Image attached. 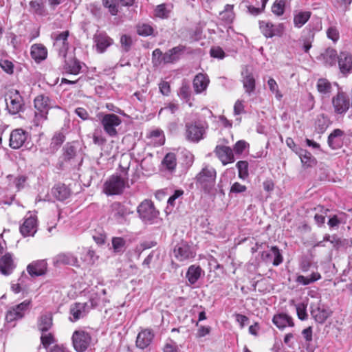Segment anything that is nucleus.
Instances as JSON below:
<instances>
[{
    "mask_svg": "<svg viewBox=\"0 0 352 352\" xmlns=\"http://www.w3.org/2000/svg\"><path fill=\"white\" fill-rule=\"evenodd\" d=\"M217 171L215 168L208 164H204L201 170L195 177L196 185L204 193L214 195L216 194L215 188Z\"/></svg>",
    "mask_w": 352,
    "mask_h": 352,
    "instance_id": "1",
    "label": "nucleus"
},
{
    "mask_svg": "<svg viewBox=\"0 0 352 352\" xmlns=\"http://www.w3.org/2000/svg\"><path fill=\"white\" fill-rule=\"evenodd\" d=\"M36 109L33 122L35 126H40L47 118L49 110L52 107L51 100L45 95H39L34 100Z\"/></svg>",
    "mask_w": 352,
    "mask_h": 352,
    "instance_id": "2",
    "label": "nucleus"
},
{
    "mask_svg": "<svg viewBox=\"0 0 352 352\" xmlns=\"http://www.w3.org/2000/svg\"><path fill=\"white\" fill-rule=\"evenodd\" d=\"M208 127L207 122L202 120L186 122V138L190 142L197 143L205 138Z\"/></svg>",
    "mask_w": 352,
    "mask_h": 352,
    "instance_id": "3",
    "label": "nucleus"
},
{
    "mask_svg": "<svg viewBox=\"0 0 352 352\" xmlns=\"http://www.w3.org/2000/svg\"><path fill=\"white\" fill-rule=\"evenodd\" d=\"M140 218L146 224H157L161 221L160 212L154 206L153 203L148 199L143 201L138 207Z\"/></svg>",
    "mask_w": 352,
    "mask_h": 352,
    "instance_id": "4",
    "label": "nucleus"
},
{
    "mask_svg": "<svg viewBox=\"0 0 352 352\" xmlns=\"http://www.w3.org/2000/svg\"><path fill=\"white\" fill-rule=\"evenodd\" d=\"M98 118L104 131L107 135L111 138L118 135V127L122 122L121 118L115 113H100Z\"/></svg>",
    "mask_w": 352,
    "mask_h": 352,
    "instance_id": "5",
    "label": "nucleus"
},
{
    "mask_svg": "<svg viewBox=\"0 0 352 352\" xmlns=\"http://www.w3.org/2000/svg\"><path fill=\"white\" fill-rule=\"evenodd\" d=\"M133 213L128 206L116 201L110 206L109 219L118 224L124 225L128 223V217Z\"/></svg>",
    "mask_w": 352,
    "mask_h": 352,
    "instance_id": "6",
    "label": "nucleus"
},
{
    "mask_svg": "<svg viewBox=\"0 0 352 352\" xmlns=\"http://www.w3.org/2000/svg\"><path fill=\"white\" fill-rule=\"evenodd\" d=\"M127 181L118 175L109 177L103 185V192L107 196L118 195L124 191Z\"/></svg>",
    "mask_w": 352,
    "mask_h": 352,
    "instance_id": "7",
    "label": "nucleus"
},
{
    "mask_svg": "<svg viewBox=\"0 0 352 352\" xmlns=\"http://www.w3.org/2000/svg\"><path fill=\"white\" fill-rule=\"evenodd\" d=\"M72 344L76 352H85L92 344L91 334L85 330H76L72 336Z\"/></svg>",
    "mask_w": 352,
    "mask_h": 352,
    "instance_id": "8",
    "label": "nucleus"
},
{
    "mask_svg": "<svg viewBox=\"0 0 352 352\" xmlns=\"http://www.w3.org/2000/svg\"><path fill=\"white\" fill-rule=\"evenodd\" d=\"M259 28L261 33L266 38L281 36L285 30V25L283 23L274 24L269 21H260Z\"/></svg>",
    "mask_w": 352,
    "mask_h": 352,
    "instance_id": "9",
    "label": "nucleus"
},
{
    "mask_svg": "<svg viewBox=\"0 0 352 352\" xmlns=\"http://www.w3.org/2000/svg\"><path fill=\"white\" fill-rule=\"evenodd\" d=\"M69 32L68 30L60 33L54 32L52 34L54 39V47L58 53V55L65 57L69 49V43L67 41Z\"/></svg>",
    "mask_w": 352,
    "mask_h": 352,
    "instance_id": "10",
    "label": "nucleus"
},
{
    "mask_svg": "<svg viewBox=\"0 0 352 352\" xmlns=\"http://www.w3.org/2000/svg\"><path fill=\"white\" fill-rule=\"evenodd\" d=\"M37 217L35 214L29 212L24 217V221L20 226V232L23 236H33L37 231Z\"/></svg>",
    "mask_w": 352,
    "mask_h": 352,
    "instance_id": "11",
    "label": "nucleus"
},
{
    "mask_svg": "<svg viewBox=\"0 0 352 352\" xmlns=\"http://www.w3.org/2000/svg\"><path fill=\"white\" fill-rule=\"evenodd\" d=\"M30 304V300H25L21 303L11 307L6 315V321L11 322L22 318L25 312L29 309Z\"/></svg>",
    "mask_w": 352,
    "mask_h": 352,
    "instance_id": "12",
    "label": "nucleus"
},
{
    "mask_svg": "<svg viewBox=\"0 0 352 352\" xmlns=\"http://www.w3.org/2000/svg\"><path fill=\"white\" fill-rule=\"evenodd\" d=\"M337 66L343 76H347L352 74V54L348 51H341Z\"/></svg>",
    "mask_w": 352,
    "mask_h": 352,
    "instance_id": "13",
    "label": "nucleus"
},
{
    "mask_svg": "<svg viewBox=\"0 0 352 352\" xmlns=\"http://www.w3.org/2000/svg\"><path fill=\"white\" fill-rule=\"evenodd\" d=\"M30 138L29 133L22 129L13 130L10 135V146L13 149L20 148Z\"/></svg>",
    "mask_w": 352,
    "mask_h": 352,
    "instance_id": "14",
    "label": "nucleus"
},
{
    "mask_svg": "<svg viewBox=\"0 0 352 352\" xmlns=\"http://www.w3.org/2000/svg\"><path fill=\"white\" fill-rule=\"evenodd\" d=\"M94 43L98 53H104L113 43V40L104 32H97L94 35Z\"/></svg>",
    "mask_w": 352,
    "mask_h": 352,
    "instance_id": "15",
    "label": "nucleus"
},
{
    "mask_svg": "<svg viewBox=\"0 0 352 352\" xmlns=\"http://www.w3.org/2000/svg\"><path fill=\"white\" fill-rule=\"evenodd\" d=\"M173 253L179 261H185L195 256V252L193 249L189 245L183 242L175 247Z\"/></svg>",
    "mask_w": 352,
    "mask_h": 352,
    "instance_id": "16",
    "label": "nucleus"
},
{
    "mask_svg": "<svg viewBox=\"0 0 352 352\" xmlns=\"http://www.w3.org/2000/svg\"><path fill=\"white\" fill-rule=\"evenodd\" d=\"M6 108L11 114L20 112L23 106V98L18 91L11 93L8 98H6Z\"/></svg>",
    "mask_w": 352,
    "mask_h": 352,
    "instance_id": "17",
    "label": "nucleus"
},
{
    "mask_svg": "<svg viewBox=\"0 0 352 352\" xmlns=\"http://www.w3.org/2000/svg\"><path fill=\"white\" fill-rule=\"evenodd\" d=\"M90 310V306L87 302H76L70 307L69 320L72 322H76L87 316Z\"/></svg>",
    "mask_w": 352,
    "mask_h": 352,
    "instance_id": "18",
    "label": "nucleus"
},
{
    "mask_svg": "<svg viewBox=\"0 0 352 352\" xmlns=\"http://www.w3.org/2000/svg\"><path fill=\"white\" fill-rule=\"evenodd\" d=\"M153 331L151 329H142L138 334L135 344L140 349H145L152 343L154 338Z\"/></svg>",
    "mask_w": 352,
    "mask_h": 352,
    "instance_id": "19",
    "label": "nucleus"
},
{
    "mask_svg": "<svg viewBox=\"0 0 352 352\" xmlns=\"http://www.w3.org/2000/svg\"><path fill=\"white\" fill-rule=\"evenodd\" d=\"M261 258L265 263H272L274 266L279 265L283 261L282 254L276 246H272L270 251H263Z\"/></svg>",
    "mask_w": 352,
    "mask_h": 352,
    "instance_id": "20",
    "label": "nucleus"
},
{
    "mask_svg": "<svg viewBox=\"0 0 352 352\" xmlns=\"http://www.w3.org/2000/svg\"><path fill=\"white\" fill-rule=\"evenodd\" d=\"M339 54L332 47L327 48L319 56V60L324 66L329 67H337Z\"/></svg>",
    "mask_w": 352,
    "mask_h": 352,
    "instance_id": "21",
    "label": "nucleus"
},
{
    "mask_svg": "<svg viewBox=\"0 0 352 352\" xmlns=\"http://www.w3.org/2000/svg\"><path fill=\"white\" fill-rule=\"evenodd\" d=\"M186 46L179 45L168 50L163 55V63L164 64L175 63L178 61L181 56L185 52Z\"/></svg>",
    "mask_w": 352,
    "mask_h": 352,
    "instance_id": "22",
    "label": "nucleus"
},
{
    "mask_svg": "<svg viewBox=\"0 0 352 352\" xmlns=\"http://www.w3.org/2000/svg\"><path fill=\"white\" fill-rule=\"evenodd\" d=\"M13 255L6 253L0 258V272L5 275H10L16 267Z\"/></svg>",
    "mask_w": 352,
    "mask_h": 352,
    "instance_id": "23",
    "label": "nucleus"
},
{
    "mask_svg": "<svg viewBox=\"0 0 352 352\" xmlns=\"http://www.w3.org/2000/svg\"><path fill=\"white\" fill-rule=\"evenodd\" d=\"M47 270V263L45 260H37L30 263L27 267L28 274L32 276L44 275Z\"/></svg>",
    "mask_w": 352,
    "mask_h": 352,
    "instance_id": "24",
    "label": "nucleus"
},
{
    "mask_svg": "<svg viewBox=\"0 0 352 352\" xmlns=\"http://www.w3.org/2000/svg\"><path fill=\"white\" fill-rule=\"evenodd\" d=\"M215 153L223 164L226 165L234 161L232 149L227 146H217Z\"/></svg>",
    "mask_w": 352,
    "mask_h": 352,
    "instance_id": "25",
    "label": "nucleus"
},
{
    "mask_svg": "<svg viewBox=\"0 0 352 352\" xmlns=\"http://www.w3.org/2000/svg\"><path fill=\"white\" fill-rule=\"evenodd\" d=\"M209 83L210 80L206 74L202 73L197 74L195 76L192 81V86L195 93L197 94H200L206 91Z\"/></svg>",
    "mask_w": 352,
    "mask_h": 352,
    "instance_id": "26",
    "label": "nucleus"
},
{
    "mask_svg": "<svg viewBox=\"0 0 352 352\" xmlns=\"http://www.w3.org/2000/svg\"><path fill=\"white\" fill-rule=\"evenodd\" d=\"M53 263L56 266L61 265H77L78 259L77 257L71 252H62L53 258Z\"/></svg>",
    "mask_w": 352,
    "mask_h": 352,
    "instance_id": "27",
    "label": "nucleus"
},
{
    "mask_svg": "<svg viewBox=\"0 0 352 352\" xmlns=\"http://www.w3.org/2000/svg\"><path fill=\"white\" fill-rule=\"evenodd\" d=\"M85 64L80 62L76 58L66 60L63 65L64 72L66 74L77 75L80 74Z\"/></svg>",
    "mask_w": 352,
    "mask_h": 352,
    "instance_id": "28",
    "label": "nucleus"
},
{
    "mask_svg": "<svg viewBox=\"0 0 352 352\" xmlns=\"http://www.w3.org/2000/svg\"><path fill=\"white\" fill-rule=\"evenodd\" d=\"M243 78L241 82L245 92L248 95H252L256 89V80L252 73L249 72L246 70L242 73Z\"/></svg>",
    "mask_w": 352,
    "mask_h": 352,
    "instance_id": "29",
    "label": "nucleus"
},
{
    "mask_svg": "<svg viewBox=\"0 0 352 352\" xmlns=\"http://www.w3.org/2000/svg\"><path fill=\"white\" fill-rule=\"evenodd\" d=\"M311 315L316 322L322 324L330 316L331 311L329 309L311 305Z\"/></svg>",
    "mask_w": 352,
    "mask_h": 352,
    "instance_id": "30",
    "label": "nucleus"
},
{
    "mask_svg": "<svg viewBox=\"0 0 352 352\" xmlns=\"http://www.w3.org/2000/svg\"><path fill=\"white\" fill-rule=\"evenodd\" d=\"M272 322L279 329H283L287 327H294L292 318L287 314L280 313L274 316Z\"/></svg>",
    "mask_w": 352,
    "mask_h": 352,
    "instance_id": "31",
    "label": "nucleus"
},
{
    "mask_svg": "<svg viewBox=\"0 0 352 352\" xmlns=\"http://www.w3.org/2000/svg\"><path fill=\"white\" fill-rule=\"evenodd\" d=\"M311 12L309 11H294L293 16V24L296 28H301L309 20Z\"/></svg>",
    "mask_w": 352,
    "mask_h": 352,
    "instance_id": "32",
    "label": "nucleus"
},
{
    "mask_svg": "<svg viewBox=\"0 0 352 352\" xmlns=\"http://www.w3.org/2000/svg\"><path fill=\"white\" fill-rule=\"evenodd\" d=\"M52 315L51 313L43 314L38 319V328L41 332H47L52 327Z\"/></svg>",
    "mask_w": 352,
    "mask_h": 352,
    "instance_id": "33",
    "label": "nucleus"
},
{
    "mask_svg": "<svg viewBox=\"0 0 352 352\" xmlns=\"http://www.w3.org/2000/svg\"><path fill=\"white\" fill-rule=\"evenodd\" d=\"M235 14L234 12V6L226 4L223 11L219 13V19L226 25H230L234 21Z\"/></svg>",
    "mask_w": 352,
    "mask_h": 352,
    "instance_id": "34",
    "label": "nucleus"
},
{
    "mask_svg": "<svg viewBox=\"0 0 352 352\" xmlns=\"http://www.w3.org/2000/svg\"><path fill=\"white\" fill-rule=\"evenodd\" d=\"M52 194L56 199L64 201L69 197L70 190L64 184H57L52 188Z\"/></svg>",
    "mask_w": 352,
    "mask_h": 352,
    "instance_id": "35",
    "label": "nucleus"
},
{
    "mask_svg": "<svg viewBox=\"0 0 352 352\" xmlns=\"http://www.w3.org/2000/svg\"><path fill=\"white\" fill-rule=\"evenodd\" d=\"M31 56L36 62L46 58L47 52L46 48L41 44H34L31 47Z\"/></svg>",
    "mask_w": 352,
    "mask_h": 352,
    "instance_id": "36",
    "label": "nucleus"
},
{
    "mask_svg": "<svg viewBox=\"0 0 352 352\" xmlns=\"http://www.w3.org/2000/svg\"><path fill=\"white\" fill-rule=\"evenodd\" d=\"M106 291L105 289H102L100 292H97L93 294L89 299V302L91 304V308H95L99 306H104L107 302L105 298Z\"/></svg>",
    "mask_w": 352,
    "mask_h": 352,
    "instance_id": "37",
    "label": "nucleus"
},
{
    "mask_svg": "<svg viewBox=\"0 0 352 352\" xmlns=\"http://www.w3.org/2000/svg\"><path fill=\"white\" fill-rule=\"evenodd\" d=\"M173 6L170 4L162 3L157 5L154 10V15L162 19H168L172 11Z\"/></svg>",
    "mask_w": 352,
    "mask_h": 352,
    "instance_id": "38",
    "label": "nucleus"
},
{
    "mask_svg": "<svg viewBox=\"0 0 352 352\" xmlns=\"http://www.w3.org/2000/svg\"><path fill=\"white\" fill-rule=\"evenodd\" d=\"M201 268L195 265H190L186 272V278L188 282L193 285L197 282L201 276Z\"/></svg>",
    "mask_w": 352,
    "mask_h": 352,
    "instance_id": "39",
    "label": "nucleus"
},
{
    "mask_svg": "<svg viewBox=\"0 0 352 352\" xmlns=\"http://www.w3.org/2000/svg\"><path fill=\"white\" fill-rule=\"evenodd\" d=\"M296 153L298 155L302 163L307 166H311L316 162L315 158L307 151L300 148H297Z\"/></svg>",
    "mask_w": 352,
    "mask_h": 352,
    "instance_id": "40",
    "label": "nucleus"
},
{
    "mask_svg": "<svg viewBox=\"0 0 352 352\" xmlns=\"http://www.w3.org/2000/svg\"><path fill=\"white\" fill-rule=\"evenodd\" d=\"M321 278V275L318 272H313L309 276L299 275L296 278V283L302 285H308Z\"/></svg>",
    "mask_w": 352,
    "mask_h": 352,
    "instance_id": "41",
    "label": "nucleus"
},
{
    "mask_svg": "<svg viewBox=\"0 0 352 352\" xmlns=\"http://www.w3.org/2000/svg\"><path fill=\"white\" fill-rule=\"evenodd\" d=\"M318 91L322 95H327L331 92L332 85L325 78H320L316 83Z\"/></svg>",
    "mask_w": 352,
    "mask_h": 352,
    "instance_id": "42",
    "label": "nucleus"
},
{
    "mask_svg": "<svg viewBox=\"0 0 352 352\" xmlns=\"http://www.w3.org/2000/svg\"><path fill=\"white\" fill-rule=\"evenodd\" d=\"M286 0H275L273 3L271 11L278 17L283 16L285 12Z\"/></svg>",
    "mask_w": 352,
    "mask_h": 352,
    "instance_id": "43",
    "label": "nucleus"
},
{
    "mask_svg": "<svg viewBox=\"0 0 352 352\" xmlns=\"http://www.w3.org/2000/svg\"><path fill=\"white\" fill-rule=\"evenodd\" d=\"M178 95L182 99L184 100L186 102H188L190 100L192 91L190 85L187 82H182V85L179 89Z\"/></svg>",
    "mask_w": 352,
    "mask_h": 352,
    "instance_id": "44",
    "label": "nucleus"
},
{
    "mask_svg": "<svg viewBox=\"0 0 352 352\" xmlns=\"http://www.w3.org/2000/svg\"><path fill=\"white\" fill-rule=\"evenodd\" d=\"M111 243L113 252L118 254L123 253L126 249V240L122 237H113Z\"/></svg>",
    "mask_w": 352,
    "mask_h": 352,
    "instance_id": "45",
    "label": "nucleus"
},
{
    "mask_svg": "<svg viewBox=\"0 0 352 352\" xmlns=\"http://www.w3.org/2000/svg\"><path fill=\"white\" fill-rule=\"evenodd\" d=\"M162 164L168 170H175L177 166V159L175 154L173 153H167L162 161Z\"/></svg>",
    "mask_w": 352,
    "mask_h": 352,
    "instance_id": "46",
    "label": "nucleus"
},
{
    "mask_svg": "<svg viewBox=\"0 0 352 352\" xmlns=\"http://www.w3.org/2000/svg\"><path fill=\"white\" fill-rule=\"evenodd\" d=\"M32 10L36 14L45 16L47 14L46 9L42 2L38 1H32L30 3Z\"/></svg>",
    "mask_w": 352,
    "mask_h": 352,
    "instance_id": "47",
    "label": "nucleus"
},
{
    "mask_svg": "<svg viewBox=\"0 0 352 352\" xmlns=\"http://www.w3.org/2000/svg\"><path fill=\"white\" fill-rule=\"evenodd\" d=\"M267 85L270 91L275 95L276 98L279 101L281 100L283 94L280 93L276 80L272 78H270L267 80Z\"/></svg>",
    "mask_w": 352,
    "mask_h": 352,
    "instance_id": "48",
    "label": "nucleus"
},
{
    "mask_svg": "<svg viewBox=\"0 0 352 352\" xmlns=\"http://www.w3.org/2000/svg\"><path fill=\"white\" fill-rule=\"evenodd\" d=\"M327 37L331 40L333 43H336L340 39V32L337 26H329L326 32Z\"/></svg>",
    "mask_w": 352,
    "mask_h": 352,
    "instance_id": "49",
    "label": "nucleus"
},
{
    "mask_svg": "<svg viewBox=\"0 0 352 352\" xmlns=\"http://www.w3.org/2000/svg\"><path fill=\"white\" fill-rule=\"evenodd\" d=\"M41 342L43 346L47 349L50 344L56 342L54 333L52 332H42Z\"/></svg>",
    "mask_w": 352,
    "mask_h": 352,
    "instance_id": "50",
    "label": "nucleus"
},
{
    "mask_svg": "<svg viewBox=\"0 0 352 352\" xmlns=\"http://www.w3.org/2000/svg\"><path fill=\"white\" fill-rule=\"evenodd\" d=\"M120 0H104L103 4L112 15H116L118 12Z\"/></svg>",
    "mask_w": 352,
    "mask_h": 352,
    "instance_id": "51",
    "label": "nucleus"
},
{
    "mask_svg": "<svg viewBox=\"0 0 352 352\" xmlns=\"http://www.w3.org/2000/svg\"><path fill=\"white\" fill-rule=\"evenodd\" d=\"M77 152V148L74 144H67L64 148V158L65 160H71L73 159Z\"/></svg>",
    "mask_w": 352,
    "mask_h": 352,
    "instance_id": "52",
    "label": "nucleus"
},
{
    "mask_svg": "<svg viewBox=\"0 0 352 352\" xmlns=\"http://www.w3.org/2000/svg\"><path fill=\"white\" fill-rule=\"evenodd\" d=\"M307 307V304L305 302H300L295 305L298 318L300 320H306L308 318Z\"/></svg>",
    "mask_w": 352,
    "mask_h": 352,
    "instance_id": "53",
    "label": "nucleus"
},
{
    "mask_svg": "<svg viewBox=\"0 0 352 352\" xmlns=\"http://www.w3.org/2000/svg\"><path fill=\"white\" fill-rule=\"evenodd\" d=\"M236 168L239 171V177L241 179H245L248 175V164L245 161H239L236 163Z\"/></svg>",
    "mask_w": 352,
    "mask_h": 352,
    "instance_id": "54",
    "label": "nucleus"
},
{
    "mask_svg": "<svg viewBox=\"0 0 352 352\" xmlns=\"http://www.w3.org/2000/svg\"><path fill=\"white\" fill-rule=\"evenodd\" d=\"M82 251L85 255L83 257L82 256L81 259H83L88 264L94 263L97 258L95 252L89 248H82Z\"/></svg>",
    "mask_w": 352,
    "mask_h": 352,
    "instance_id": "55",
    "label": "nucleus"
},
{
    "mask_svg": "<svg viewBox=\"0 0 352 352\" xmlns=\"http://www.w3.org/2000/svg\"><path fill=\"white\" fill-rule=\"evenodd\" d=\"M316 128L320 131L324 132L329 126V120L326 116L322 115L318 117L316 122Z\"/></svg>",
    "mask_w": 352,
    "mask_h": 352,
    "instance_id": "56",
    "label": "nucleus"
},
{
    "mask_svg": "<svg viewBox=\"0 0 352 352\" xmlns=\"http://www.w3.org/2000/svg\"><path fill=\"white\" fill-rule=\"evenodd\" d=\"M120 44L121 47L125 52H127L130 50L131 47L133 44L132 38L130 36L126 34H123L120 37Z\"/></svg>",
    "mask_w": 352,
    "mask_h": 352,
    "instance_id": "57",
    "label": "nucleus"
},
{
    "mask_svg": "<svg viewBox=\"0 0 352 352\" xmlns=\"http://www.w3.org/2000/svg\"><path fill=\"white\" fill-rule=\"evenodd\" d=\"M153 28L148 24H142L138 25L137 28V32L140 36H150L153 34Z\"/></svg>",
    "mask_w": 352,
    "mask_h": 352,
    "instance_id": "58",
    "label": "nucleus"
},
{
    "mask_svg": "<svg viewBox=\"0 0 352 352\" xmlns=\"http://www.w3.org/2000/svg\"><path fill=\"white\" fill-rule=\"evenodd\" d=\"M28 278L26 275H22L19 279L17 283L12 282L11 283V290L14 294H18L22 290L23 284L24 280Z\"/></svg>",
    "mask_w": 352,
    "mask_h": 352,
    "instance_id": "59",
    "label": "nucleus"
},
{
    "mask_svg": "<svg viewBox=\"0 0 352 352\" xmlns=\"http://www.w3.org/2000/svg\"><path fill=\"white\" fill-rule=\"evenodd\" d=\"M249 146L248 143L245 140H239L234 146L233 151L235 154L241 155L243 153L245 148Z\"/></svg>",
    "mask_w": 352,
    "mask_h": 352,
    "instance_id": "60",
    "label": "nucleus"
},
{
    "mask_svg": "<svg viewBox=\"0 0 352 352\" xmlns=\"http://www.w3.org/2000/svg\"><path fill=\"white\" fill-rule=\"evenodd\" d=\"M0 67L7 74H12L14 72V65L8 60H0Z\"/></svg>",
    "mask_w": 352,
    "mask_h": 352,
    "instance_id": "61",
    "label": "nucleus"
},
{
    "mask_svg": "<svg viewBox=\"0 0 352 352\" xmlns=\"http://www.w3.org/2000/svg\"><path fill=\"white\" fill-rule=\"evenodd\" d=\"M210 54L212 57L219 59H223L225 57L224 51L219 46L212 47Z\"/></svg>",
    "mask_w": 352,
    "mask_h": 352,
    "instance_id": "62",
    "label": "nucleus"
},
{
    "mask_svg": "<svg viewBox=\"0 0 352 352\" xmlns=\"http://www.w3.org/2000/svg\"><path fill=\"white\" fill-rule=\"evenodd\" d=\"M247 187L245 185H242L239 182H234L230 190V194H238V193H242L245 191H246Z\"/></svg>",
    "mask_w": 352,
    "mask_h": 352,
    "instance_id": "63",
    "label": "nucleus"
},
{
    "mask_svg": "<svg viewBox=\"0 0 352 352\" xmlns=\"http://www.w3.org/2000/svg\"><path fill=\"white\" fill-rule=\"evenodd\" d=\"M93 142L98 146H103L106 142V138L100 133L95 131L93 135Z\"/></svg>",
    "mask_w": 352,
    "mask_h": 352,
    "instance_id": "64",
    "label": "nucleus"
}]
</instances>
